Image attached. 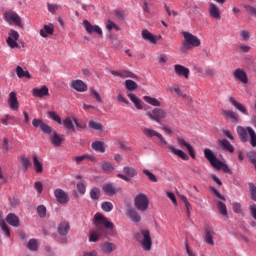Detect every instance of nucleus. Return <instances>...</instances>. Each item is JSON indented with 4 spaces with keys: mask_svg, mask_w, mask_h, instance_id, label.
Masks as SVG:
<instances>
[{
    "mask_svg": "<svg viewBox=\"0 0 256 256\" xmlns=\"http://www.w3.org/2000/svg\"><path fill=\"white\" fill-rule=\"evenodd\" d=\"M32 125L35 128L39 127L41 131L45 133V135H49L50 142L53 145V147H61V145L65 141V136L59 135L53 129V127L49 126V124H46L41 119L34 118L32 121Z\"/></svg>",
    "mask_w": 256,
    "mask_h": 256,
    "instance_id": "nucleus-1",
    "label": "nucleus"
},
{
    "mask_svg": "<svg viewBox=\"0 0 256 256\" xmlns=\"http://www.w3.org/2000/svg\"><path fill=\"white\" fill-rule=\"evenodd\" d=\"M204 157L207 159V161H209L210 165H212L214 169H217V171L222 170L224 173L233 175V171H231V168H229V166L223 163L221 160L217 159V156H215V153H213L211 149H204Z\"/></svg>",
    "mask_w": 256,
    "mask_h": 256,
    "instance_id": "nucleus-2",
    "label": "nucleus"
},
{
    "mask_svg": "<svg viewBox=\"0 0 256 256\" xmlns=\"http://www.w3.org/2000/svg\"><path fill=\"white\" fill-rule=\"evenodd\" d=\"M182 35L184 37V41L180 47L181 53H187L189 50L193 49V47H201V40L199 37L191 34L190 32H182Z\"/></svg>",
    "mask_w": 256,
    "mask_h": 256,
    "instance_id": "nucleus-3",
    "label": "nucleus"
},
{
    "mask_svg": "<svg viewBox=\"0 0 256 256\" xmlns=\"http://www.w3.org/2000/svg\"><path fill=\"white\" fill-rule=\"evenodd\" d=\"M236 131L242 143H247L250 137V145L256 147V132L251 126H248L246 128L243 126H237Z\"/></svg>",
    "mask_w": 256,
    "mask_h": 256,
    "instance_id": "nucleus-4",
    "label": "nucleus"
},
{
    "mask_svg": "<svg viewBox=\"0 0 256 256\" xmlns=\"http://www.w3.org/2000/svg\"><path fill=\"white\" fill-rule=\"evenodd\" d=\"M94 226L97 231H100V233H103L104 228L105 229H114L115 224H113V222L108 220L107 217L103 216V214L96 213L94 216Z\"/></svg>",
    "mask_w": 256,
    "mask_h": 256,
    "instance_id": "nucleus-5",
    "label": "nucleus"
},
{
    "mask_svg": "<svg viewBox=\"0 0 256 256\" xmlns=\"http://www.w3.org/2000/svg\"><path fill=\"white\" fill-rule=\"evenodd\" d=\"M137 238L140 239V243L144 251H151L153 246V240H151V232L148 229H141L140 233L136 234Z\"/></svg>",
    "mask_w": 256,
    "mask_h": 256,
    "instance_id": "nucleus-6",
    "label": "nucleus"
},
{
    "mask_svg": "<svg viewBox=\"0 0 256 256\" xmlns=\"http://www.w3.org/2000/svg\"><path fill=\"white\" fill-rule=\"evenodd\" d=\"M134 207L137 211H140V213H145L147 209H149V198L143 193L136 195Z\"/></svg>",
    "mask_w": 256,
    "mask_h": 256,
    "instance_id": "nucleus-7",
    "label": "nucleus"
},
{
    "mask_svg": "<svg viewBox=\"0 0 256 256\" xmlns=\"http://www.w3.org/2000/svg\"><path fill=\"white\" fill-rule=\"evenodd\" d=\"M146 115L156 123H161L163 119H167V111L163 108H154L152 111L147 112Z\"/></svg>",
    "mask_w": 256,
    "mask_h": 256,
    "instance_id": "nucleus-8",
    "label": "nucleus"
},
{
    "mask_svg": "<svg viewBox=\"0 0 256 256\" xmlns=\"http://www.w3.org/2000/svg\"><path fill=\"white\" fill-rule=\"evenodd\" d=\"M19 32L11 29L8 33L6 43L10 49H19Z\"/></svg>",
    "mask_w": 256,
    "mask_h": 256,
    "instance_id": "nucleus-9",
    "label": "nucleus"
},
{
    "mask_svg": "<svg viewBox=\"0 0 256 256\" xmlns=\"http://www.w3.org/2000/svg\"><path fill=\"white\" fill-rule=\"evenodd\" d=\"M141 131L143 133V135H145V137L148 138H153V137H157V139H159V141L162 143V145H167V140H165V138L163 137V135L151 128H147V127H143L141 128Z\"/></svg>",
    "mask_w": 256,
    "mask_h": 256,
    "instance_id": "nucleus-10",
    "label": "nucleus"
},
{
    "mask_svg": "<svg viewBox=\"0 0 256 256\" xmlns=\"http://www.w3.org/2000/svg\"><path fill=\"white\" fill-rule=\"evenodd\" d=\"M4 19L5 21H7V23H14V25H16L17 27H23V24L21 23V17L16 12H5Z\"/></svg>",
    "mask_w": 256,
    "mask_h": 256,
    "instance_id": "nucleus-11",
    "label": "nucleus"
},
{
    "mask_svg": "<svg viewBox=\"0 0 256 256\" xmlns=\"http://www.w3.org/2000/svg\"><path fill=\"white\" fill-rule=\"evenodd\" d=\"M208 14L211 19H214L215 21H221V9H219V6H217V4L213 2L209 3Z\"/></svg>",
    "mask_w": 256,
    "mask_h": 256,
    "instance_id": "nucleus-12",
    "label": "nucleus"
},
{
    "mask_svg": "<svg viewBox=\"0 0 256 256\" xmlns=\"http://www.w3.org/2000/svg\"><path fill=\"white\" fill-rule=\"evenodd\" d=\"M82 25L85 31L89 33V35H93V33H96L97 35H103V30L101 29V27L97 25H92L89 20H84Z\"/></svg>",
    "mask_w": 256,
    "mask_h": 256,
    "instance_id": "nucleus-13",
    "label": "nucleus"
},
{
    "mask_svg": "<svg viewBox=\"0 0 256 256\" xmlns=\"http://www.w3.org/2000/svg\"><path fill=\"white\" fill-rule=\"evenodd\" d=\"M111 75H114V77H121V79H139V76L129 70H112Z\"/></svg>",
    "mask_w": 256,
    "mask_h": 256,
    "instance_id": "nucleus-14",
    "label": "nucleus"
},
{
    "mask_svg": "<svg viewBox=\"0 0 256 256\" xmlns=\"http://www.w3.org/2000/svg\"><path fill=\"white\" fill-rule=\"evenodd\" d=\"M233 77L236 81L243 83V85H247L249 83V78L247 77V72H245L242 68H238L233 72Z\"/></svg>",
    "mask_w": 256,
    "mask_h": 256,
    "instance_id": "nucleus-15",
    "label": "nucleus"
},
{
    "mask_svg": "<svg viewBox=\"0 0 256 256\" xmlns=\"http://www.w3.org/2000/svg\"><path fill=\"white\" fill-rule=\"evenodd\" d=\"M7 103L12 111H19V99H17V92H10Z\"/></svg>",
    "mask_w": 256,
    "mask_h": 256,
    "instance_id": "nucleus-16",
    "label": "nucleus"
},
{
    "mask_svg": "<svg viewBox=\"0 0 256 256\" xmlns=\"http://www.w3.org/2000/svg\"><path fill=\"white\" fill-rule=\"evenodd\" d=\"M123 173H125V175H127V176H125L123 174H117V177L119 179H123V181H129V177L130 178L136 177L137 170H135V168H133V167L126 166L123 168Z\"/></svg>",
    "mask_w": 256,
    "mask_h": 256,
    "instance_id": "nucleus-17",
    "label": "nucleus"
},
{
    "mask_svg": "<svg viewBox=\"0 0 256 256\" xmlns=\"http://www.w3.org/2000/svg\"><path fill=\"white\" fill-rule=\"evenodd\" d=\"M174 71L178 77H184V79H189V75L191 71L189 68L181 65V64H176L174 65Z\"/></svg>",
    "mask_w": 256,
    "mask_h": 256,
    "instance_id": "nucleus-18",
    "label": "nucleus"
},
{
    "mask_svg": "<svg viewBox=\"0 0 256 256\" xmlns=\"http://www.w3.org/2000/svg\"><path fill=\"white\" fill-rule=\"evenodd\" d=\"M126 215L132 223H141V214L135 208H127Z\"/></svg>",
    "mask_w": 256,
    "mask_h": 256,
    "instance_id": "nucleus-19",
    "label": "nucleus"
},
{
    "mask_svg": "<svg viewBox=\"0 0 256 256\" xmlns=\"http://www.w3.org/2000/svg\"><path fill=\"white\" fill-rule=\"evenodd\" d=\"M177 143L179 145V147H181L183 149V147H185L190 155V157L192 159H195V150L193 149V146H191V144H189L187 141H185L184 138L178 137L177 138Z\"/></svg>",
    "mask_w": 256,
    "mask_h": 256,
    "instance_id": "nucleus-20",
    "label": "nucleus"
},
{
    "mask_svg": "<svg viewBox=\"0 0 256 256\" xmlns=\"http://www.w3.org/2000/svg\"><path fill=\"white\" fill-rule=\"evenodd\" d=\"M54 196L58 203H61L62 205L69 203V195H67V193H65V191L62 189H56L54 191Z\"/></svg>",
    "mask_w": 256,
    "mask_h": 256,
    "instance_id": "nucleus-21",
    "label": "nucleus"
},
{
    "mask_svg": "<svg viewBox=\"0 0 256 256\" xmlns=\"http://www.w3.org/2000/svg\"><path fill=\"white\" fill-rule=\"evenodd\" d=\"M70 86L75 91H78V93H85V91H87V89H88L87 85L82 80H73L70 83Z\"/></svg>",
    "mask_w": 256,
    "mask_h": 256,
    "instance_id": "nucleus-22",
    "label": "nucleus"
},
{
    "mask_svg": "<svg viewBox=\"0 0 256 256\" xmlns=\"http://www.w3.org/2000/svg\"><path fill=\"white\" fill-rule=\"evenodd\" d=\"M229 102L231 103V105H233V107H235V109L240 111V113H243V115H249V111L247 110V107H245V105L235 100V98L230 97Z\"/></svg>",
    "mask_w": 256,
    "mask_h": 256,
    "instance_id": "nucleus-23",
    "label": "nucleus"
},
{
    "mask_svg": "<svg viewBox=\"0 0 256 256\" xmlns=\"http://www.w3.org/2000/svg\"><path fill=\"white\" fill-rule=\"evenodd\" d=\"M225 119H230L232 123H239V116L233 110H222Z\"/></svg>",
    "mask_w": 256,
    "mask_h": 256,
    "instance_id": "nucleus-24",
    "label": "nucleus"
},
{
    "mask_svg": "<svg viewBox=\"0 0 256 256\" xmlns=\"http://www.w3.org/2000/svg\"><path fill=\"white\" fill-rule=\"evenodd\" d=\"M204 230V239L206 243H208V245H215V241H213V235H215V231H213L209 226H205Z\"/></svg>",
    "mask_w": 256,
    "mask_h": 256,
    "instance_id": "nucleus-25",
    "label": "nucleus"
},
{
    "mask_svg": "<svg viewBox=\"0 0 256 256\" xmlns=\"http://www.w3.org/2000/svg\"><path fill=\"white\" fill-rule=\"evenodd\" d=\"M33 97H47L49 95V88L47 86H42L41 88H34L32 90Z\"/></svg>",
    "mask_w": 256,
    "mask_h": 256,
    "instance_id": "nucleus-26",
    "label": "nucleus"
},
{
    "mask_svg": "<svg viewBox=\"0 0 256 256\" xmlns=\"http://www.w3.org/2000/svg\"><path fill=\"white\" fill-rule=\"evenodd\" d=\"M100 249L101 251H103V253H106L107 255H109L110 253H113L115 249H117V245L111 242H104L100 244Z\"/></svg>",
    "mask_w": 256,
    "mask_h": 256,
    "instance_id": "nucleus-27",
    "label": "nucleus"
},
{
    "mask_svg": "<svg viewBox=\"0 0 256 256\" xmlns=\"http://www.w3.org/2000/svg\"><path fill=\"white\" fill-rule=\"evenodd\" d=\"M142 37L145 41H148L149 43H152L153 45L157 44V36H155L153 33L149 32V30H147V29L142 30Z\"/></svg>",
    "mask_w": 256,
    "mask_h": 256,
    "instance_id": "nucleus-28",
    "label": "nucleus"
},
{
    "mask_svg": "<svg viewBox=\"0 0 256 256\" xmlns=\"http://www.w3.org/2000/svg\"><path fill=\"white\" fill-rule=\"evenodd\" d=\"M168 149L173 153V155L180 157L183 161H189V155H187L183 150L176 149L172 145L168 146Z\"/></svg>",
    "mask_w": 256,
    "mask_h": 256,
    "instance_id": "nucleus-29",
    "label": "nucleus"
},
{
    "mask_svg": "<svg viewBox=\"0 0 256 256\" xmlns=\"http://www.w3.org/2000/svg\"><path fill=\"white\" fill-rule=\"evenodd\" d=\"M6 222L8 225H11L12 227H19V217L14 213H10L7 215Z\"/></svg>",
    "mask_w": 256,
    "mask_h": 256,
    "instance_id": "nucleus-30",
    "label": "nucleus"
},
{
    "mask_svg": "<svg viewBox=\"0 0 256 256\" xmlns=\"http://www.w3.org/2000/svg\"><path fill=\"white\" fill-rule=\"evenodd\" d=\"M127 97H129L130 101H132V103H134L136 109H138V110L143 109V104H141V99H139V97H137V95H135L133 93H128Z\"/></svg>",
    "mask_w": 256,
    "mask_h": 256,
    "instance_id": "nucleus-31",
    "label": "nucleus"
},
{
    "mask_svg": "<svg viewBox=\"0 0 256 256\" xmlns=\"http://www.w3.org/2000/svg\"><path fill=\"white\" fill-rule=\"evenodd\" d=\"M16 74L19 79H31V73L29 71L23 70V67H16Z\"/></svg>",
    "mask_w": 256,
    "mask_h": 256,
    "instance_id": "nucleus-32",
    "label": "nucleus"
},
{
    "mask_svg": "<svg viewBox=\"0 0 256 256\" xmlns=\"http://www.w3.org/2000/svg\"><path fill=\"white\" fill-rule=\"evenodd\" d=\"M95 156L89 155V154H84L82 156H76L74 158V161H76L77 165L81 163L82 161H91L92 163H95Z\"/></svg>",
    "mask_w": 256,
    "mask_h": 256,
    "instance_id": "nucleus-33",
    "label": "nucleus"
},
{
    "mask_svg": "<svg viewBox=\"0 0 256 256\" xmlns=\"http://www.w3.org/2000/svg\"><path fill=\"white\" fill-rule=\"evenodd\" d=\"M105 195H108V197H113L117 192L115 190V186L111 183H107L102 187Z\"/></svg>",
    "mask_w": 256,
    "mask_h": 256,
    "instance_id": "nucleus-34",
    "label": "nucleus"
},
{
    "mask_svg": "<svg viewBox=\"0 0 256 256\" xmlns=\"http://www.w3.org/2000/svg\"><path fill=\"white\" fill-rule=\"evenodd\" d=\"M124 87L126 91H136V89H139L137 82L131 79L125 80Z\"/></svg>",
    "mask_w": 256,
    "mask_h": 256,
    "instance_id": "nucleus-35",
    "label": "nucleus"
},
{
    "mask_svg": "<svg viewBox=\"0 0 256 256\" xmlns=\"http://www.w3.org/2000/svg\"><path fill=\"white\" fill-rule=\"evenodd\" d=\"M69 222L67 221H62L59 225H58V233L59 235H67V233H69Z\"/></svg>",
    "mask_w": 256,
    "mask_h": 256,
    "instance_id": "nucleus-36",
    "label": "nucleus"
},
{
    "mask_svg": "<svg viewBox=\"0 0 256 256\" xmlns=\"http://www.w3.org/2000/svg\"><path fill=\"white\" fill-rule=\"evenodd\" d=\"M55 33V28L53 26L44 25V28L40 30L41 37L47 38L49 35Z\"/></svg>",
    "mask_w": 256,
    "mask_h": 256,
    "instance_id": "nucleus-37",
    "label": "nucleus"
},
{
    "mask_svg": "<svg viewBox=\"0 0 256 256\" xmlns=\"http://www.w3.org/2000/svg\"><path fill=\"white\" fill-rule=\"evenodd\" d=\"M88 127L94 131H103V129H105V126H103L101 122H97L95 120H89Z\"/></svg>",
    "mask_w": 256,
    "mask_h": 256,
    "instance_id": "nucleus-38",
    "label": "nucleus"
},
{
    "mask_svg": "<svg viewBox=\"0 0 256 256\" xmlns=\"http://www.w3.org/2000/svg\"><path fill=\"white\" fill-rule=\"evenodd\" d=\"M221 147H223V149H225V151H229V153H234L235 152V148L233 147V145H231V142H229V140L227 139H223L219 141Z\"/></svg>",
    "mask_w": 256,
    "mask_h": 256,
    "instance_id": "nucleus-39",
    "label": "nucleus"
},
{
    "mask_svg": "<svg viewBox=\"0 0 256 256\" xmlns=\"http://www.w3.org/2000/svg\"><path fill=\"white\" fill-rule=\"evenodd\" d=\"M92 149L98 153H105V143L102 141H95L92 143Z\"/></svg>",
    "mask_w": 256,
    "mask_h": 256,
    "instance_id": "nucleus-40",
    "label": "nucleus"
},
{
    "mask_svg": "<svg viewBox=\"0 0 256 256\" xmlns=\"http://www.w3.org/2000/svg\"><path fill=\"white\" fill-rule=\"evenodd\" d=\"M143 99L146 103H148L149 105H152V107H161V102L157 100V98L144 96Z\"/></svg>",
    "mask_w": 256,
    "mask_h": 256,
    "instance_id": "nucleus-41",
    "label": "nucleus"
},
{
    "mask_svg": "<svg viewBox=\"0 0 256 256\" xmlns=\"http://www.w3.org/2000/svg\"><path fill=\"white\" fill-rule=\"evenodd\" d=\"M33 165L36 173H43V163L39 161V158H37V156H33Z\"/></svg>",
    "mask_w": 256,
    "mask_h": 256,
    "instance_id": "nucleus-42",
    "label": "nucleus"
},
{
    "mask_svg": "<svg viewBox=\"0 0 256 256\" xmlns=\"http://www.w3.org/2000/svg\"><path fill=\"white\" fill-rule=\"evenodd\" d=\"M101 167L104 173H113L115 171V166L111 162H102Z\"/></svg>",
    "mask_w": 256,
    "mask_h": 256,
    "instance_id": "nucleus-43",
    "label": "nucleus"
},
{
    "mask_svg": "<svg viewBox=\"0 0 256 256\" xmlns=\"http://www.w3.org/2000/svg\"><path fill=\"white\" fill-rule=\"evenodd\" d=\"M73 123V118L71 117H67L65 120H63L64 127L70 131H75V125Z\"/></svg>",
    "mask_w": 256,
    "mask_h": 256,
    "instance_id": "nucleus-44",
    "label": "nucleus"
},
{
    "mask_svg": "<svg viewBox=\"0 0 256 256\" xmlns=\"http://www.w3.org/2000/svg\"><path fill=\"white\" fill-rule=\"evenodd\" d=\"M90 197L94 201L99 200V198L101 197V190L97 187L92 188V190L90 191Z\"/></svg>",
    "mask_w": 256,
    "mask_h": 256,
    "instance_id": "nucleus-45",
    "label": "nucleus"
},
{
    "mask_svg": "<svg viewBox=\"0 0 256 256\" xmlns=\"http://www.w3.org/2000/svg\"><path fill=\"white\" fill-rule=\"evenodd\" d=\"M20 162H21V165H22L24 171H27V169H29V167H31V160L29 159V157L22 156L20 158Z\"/></svg>",
    "mask_w": 256,
    "mask_h": 256,
    "instance_id": "nucleus-46",
    "label": "nucleus"
},
{
    "mask_svg": "<svg viewBox=\"0 0 256 256\" xmlns=\"http://www.w3.org/2000/svg\"><path fill=\"white\" fill-rule=\"evenodd\" d=\"M48 117H50V119H53V121H55L59 125L63 123V121L61 120V116H58L57 112L55 111H48Z\"/></svg>",
    "mask_w": 256,
    "mask_h": 256,
    "instance_id": "nucleus-47",
    "label": "nucleus"
},
{
    "mask_svg": "<svg viewBox=\"0 0 256 256\" xmlns=\"http://www.w3.org/2000/svg\"><path fill=\"white\" fill-rule=\"evenodd\" d=\"M73 123L77 127L78 131H83V129H87V124L83 121H79L77 118L73 117Z\"/></svg>",
    "mask_w": 256,
    "mask_h": 256,
    "instance_id": "nucleus-48",
    "label": "nucleus"
},
{
    "mask_svg": "<svg viewBox=\"0 0 256 256\" xmlns=\"http://www.w3.org/2000/svg\"><path fill=\"white\" fill-rule=\"evenodd\" d=\"M99 239H101V234L100 233H98L96 231L90 232V235H89L90 243H97V241H99Z\"/></svg>",
    "mask_w": 256,
    "mask_h": 256,
    "instance_id": "nucleus-49",
    "label": "nucleus"
},
{
    "mask_svg": "<svg viewBox=\"0 0 256 256\" xmlns=\"http://www.w3.org/2000/svg\"><path fill=\"white\" fill-rule=\"evenodd\" d=\"M250 199L256 202V186L252 182L249 183Z\"/></svg>",
    "mask_w": 256,
    "mask_h": 256,
    "instance_id": "nucleus-50",
    "label": "nucleus"
},
{
    "mask_svg": "<svg viewBox=\"0 0 256 256\" xmlns=\"http://www.w3.org/2000/svg\"><path fill=\"white\" fill-rule=\"evenodd\" d=\"M217 209L221 213V215L227 216V206L225 205V203L219 201L217 203Z\"/></svg>",
    "mask_w": 256,
    "mask_h": 256,
    "instance_id": "nucleus-51",
    "label": "nucleus"
},
{
    "mask_svg": "<svg viewBox=\"0 0 256 256\" xmlns=\"http://www.w3.org/2000/svg\"><path fill=\"white\" fill-rule=\"evenodd\" d=\"M27 247L30 251H37L39 244L36 239H31L29 240Z\"/></svg>",
    "mask_w": 256,
    "mask_h": 256,
    "instance_id": "nucleus-52",
    "label": "nucleus"
},
{
    "mask_svg": "<svg viewBox=\"0 0 256 256\" xmlns=\"http://www.w3.org/2000/svg\"><path fill=\"white\" fill-rule=\"evenodd\" d=\"M101 209H103L105 211V213H111V211H113V203L103 202L101 204Z\"/></svg>",
    "mask_w": 256,
    "mask_h": 256,
    "instance_id": "nucleus-53",
    "label": "nucleus"
},
{
    "mask_svg": "<svg viewBox=\"0 0 256 256\" xmlns=\"http://www.w3.org/2000/svg\"><path fill=\"white\" fill-rule=\"evenodd\" d=\"M144 175H146V177H148V179L150 181H152V183H157L158 179L157 176H155V174H153V172L149 171V170H143Z\"/></svg>",
    "mask_w": 256,
    "mask_h": 256,
    "instance_id": "nucleus-54",
    "label": "nucleus"
},
{
    "mask_svg": "<svg viewBox=\"0 0 256 256\" xmlns=\"http://www.w3.org/2000/svg\"><path fill=\"white\" fill-rule=\"evenodd\" d=\"M37 213H38L39 217L44 219V217H47V208L43 205H40L37 207Z\"/></svg>",
    "mask_w": 256,
    "mask_h": 256,
    "instance_id": "nucleus-55",
    "label": "nucleus"
},
{
    "mask_svg": "<svg viewBox=\"0 0 256 256\" xmlns=\"http://www.w3.org/2000/svg\"><path fill=\"white\" fill-rule=\"evenodd\" d=\"M77 189L81 195H85V191H87V185H85V181L78 182Z\"/></svg>",
    "mask_w": 256,
    "mask_h": 256,
    "instance_id": "nucleus-56",
    "label": "nucleus"
},
{
    "mask_svg": "<svg viewBox=\"0 0 256 256\" xmlns=\"http://www.w3.org/2000/svg\"><path fill=\"white\" fill-rule=\"evenodd\" d=\"M238 53H249L251 47L249 45L241 44L237 47Z\"/></svg>",
    "mask_w": 256,
    "mask_h": 256,
    "instance_id": "nucleus-57",
    "label": "nucleus"
},
{
    "mask_svg": "<svg viewBox=\"0 0 256 256\" xmlns=\"http://www.w3.org/2000/svg\"><path fill=\"white\" fill-rule=\"evenodd\" d=\"M90 95H92V97H94V99H95L98 103H103V99H101V95H99V92H97V90L91 89V90H90Z\"/></svg>",
    "mask_w": 256,
    "mask_h": 256,
    "instance_id": "nucleus-58",
    "label": "nucleus"
},
{
    "mask_svg": "<svg viewBox=\"0 0 256 256\" xmlns=\"http://www.w3.org/2000/svg\"><path fill=\"white\" fill-rule=\"evenodd\" d=\"M240 37L242 41H249L251 39V33L247 30L240 31Z\"/></svg>",
    "mask_w": 256,
    "mask_h": 256,
    "instance_id": "nucleus-59",
    "label": "nucleus"
},
{
    "mask_svg": "<svg viewBox=\"0 0 256 256\" xmlns=\"http://www.w3.org/2000/svg\"><path fill=\"white\" fill-rule=\"evenodd\" d=\"M47 9L49 13H52V15H55V13H57V9H59V5L48 3Z\"/></svg>",
    "mask_w": 256,
    "mask_h": 256,
    "instance_id": "nucleus-60",
    "label": "nucleus"
},
{
    "mask_svg": "<svg viewBox=\"0 0 256 256\" xmlns=\"http://www.w3.org/2000/svg\"><path fill=\"white\" fill-rule=\"evenodd\" d=\"M170 91H173L176 93V95H178V97H187V94H183V92H181V88H179V86H174L173 88L170 89Z\"/></svg>",
    "mask_w": 256,
    "mask_h": 256,
    "instance_id": "nucleus-61",
    "label": "nucleus"
},
{
    "mask_svg": "<svg viewBox=\"0 0 256 256\" xmlns=\"http://www.w3.org/2000/svg\"><path fill=\"white\" fill-rule=\"evenodd\" d=\"M34 188L36 189L37 193L41 195L43 193V183L37 181L34 183Z\"/></svg>",
    "mask_w": 256,
    "mask_h": 256,
    "instance_id": "nucleus-62",
    "label": "nucleus"
},
{
    "mask_svg": "<svg viewBox=\"0 0 256 256\" xmlns=\"http://www.w3.org/2000/svg\"><path fill=\"white\" fill-rule=\"evenodd\" d=\"M205 75L206 77L213 79V77H215V70L213 68H208L205 70Z\"/></svg>",
    "mask_w": 256,
    "mask_h": 256,
    "instance_id": "nucleus-63",
    "label": "nucleus"
},
{
    "mask_svg": "<svg viewBox=\"0 0 256 256\" xmlns=\"http://www.w3.org/2000/svg\"><path fill=\"white\" fill-rule=\"evenodd\" d=\"M244 8L246 9V11L248 13H250V15H255V17H256V8L255 7H253L251 5H246V6H244Z\"/></svg>",
    "mask_w": 256,
    "mask_h": 256,
    "instance_id": "nucleus-64",
    "label": "nucleus"
}]
</instances>
